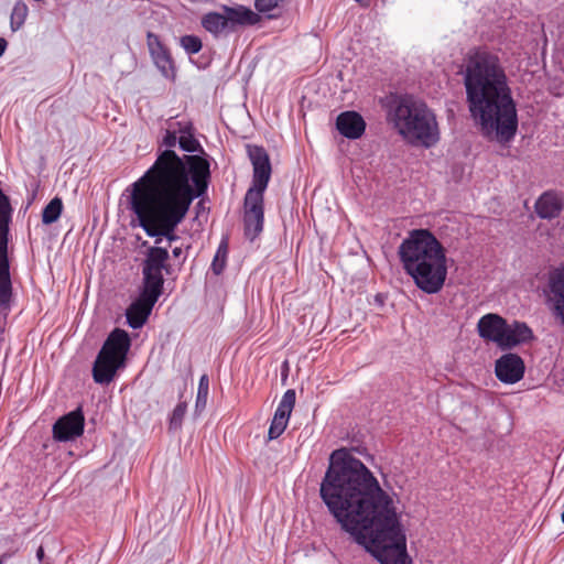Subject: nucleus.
I'll return each instance as SVG.
<instances>
[{"instance_id": "nucleus-26", "label": "nucleus", "mask_w": 564, "mask_h": 564, "mask_svg": "<svg viewBox=\"0 0 564 564\" xmlns=\"http://www.w3.org/2000/svg\"><path fill=\"white\" fill-rule=\"evenodd\" d=\"M283 0H254V8L258 14H264L268 19L276 18L273 13L274 10L279 9Z\"/></svg>"}, {"instance_id": "nucleus-17", "label": "nucleus", "mask_w": 564, "mask_h": 564, "mask_svg": "<svg viewBox=\"0 0 564 564\" xmlns=\"http://www.w3.org/2000/svg\"><path fill=\"white\" fill-rule=\"evenodd\" d=\"M336 128L347 139H359L366 130L364 118L356 111H344L336 119Z\"/></svg>"}, {"instance_id": "nucleus-9", "label": "nucleus", "mask_w": 564, "mask_h": 564, "mask_svg": "<svg viewBox=\"0 0 564 564\" xmlns=\"http://www.w3.org/2000/svg\"><path fill=\"white\" fill-rule=\"evenodd\" d=\"M162 293L142 288L139 297L127 308V323L131 328H140L148 321L149 315Z\"/></svg>"}, {"instance_id": "nucleus-30", "label": "nucleus", "mask_w": 564, "mask_h": 564, "mask_svg": "<svg viewBox=\"0 0 564 564\" xmlns=\"http://www.w3.org/2000/svg\"><path fill=\"white\" fill-rule=\"evenodd\" d=\"M178 143V135L172 133L170 130L165 129L164 137L162 139V145L165 147V151H172L175 153L172 148H174ZM163 153V151L158 155V158Z\"/></svg>"}, {"instance_id": "nucleus-21", "label": "nucleus", "mask_w": 564, "mask_h": 564, "mask_svg": "<svg viewBox=\"0 0 564 564\" xmlns=\"http://www.w3.org/2000/svg\"><path fill=\"white\" fill-rule=\"evenodd\" d=\"M503 338V350L512 349L518 345L525 344L533 338L532 329L523 322L514 321L511 324L506 322Z\"/></svg>"}, {"instance_id": "nucleus-27", "label": "nucleus", "mask_w": 564, "mask_h": 564, "mask_svg": "<svg viewBox=\"0 0 564 564\" xmlns=\"http://www.w3.org/2000/svg\"><path fill=\"white\" fill-rule=\"evenodd\" d=\"M209 392V380L207 375H203L199 378L197 397H196V408H205L207 398Z\"/></svg>"}, {"instance_id": "nucleus-34", "label": "nucleus", "mask_w": 564, "mask_h": 564, "mask_svg": "<svg viewBox=\"0 0 564 564\" xmlns=\"http://www.w3.org/2000/svg\"><path fill=\"white\" fill-rule=\"evenodd\" d=\"M562 521L564 523V510H563V513H562Z\"/></svg>"}, {"instance_id": "nucleus-31", "label": "nucleus", "mask_w": 564, "mask_h": 564, "mask_svg": "<svg viewBox=\"0 0 564 564\" xmlns=\"http://www.w3.org/2000/svg\"><path fill=\"white\" fill-rule=\"evenodd\" d=\"M36 558L39 560V562L43 561V558H44V549H43V546H40L36 550Z\"/></svg>"}, {"instance_id": "nucleus-33", "label": "nucleus", "mask_w": 564, "mask_h": 564, "mask_svg": "<svg viewBox=\"0 0 564 564\" xmlns=\"http://www.w3.org/2000/svg\"><path fill=\"white\" fill-rule=\"evenodd\" d=\"M172 253H173L174 258H178L183 253V250H182V248L176 247L173 249Z\"/></svg>"}, {"instance_id": "nucleus-32", "label": "nucleus", "mask_w": 564, "mask_h": 564, "mask_svg": "<svg viewBox=\"0 0 564 564\" xmlns=\"http://www.w3.org/2000/svg\"><path fill=\"white\" fill-rule=\"evenodd\" d=\"M7 48V41L2 37H0V56L4 53Z\"/></svg>"}, {"instance_id": "nucleus-28", "label": "nucleus", "mask_w": 564, "mask_h": 564, "mask_svg": "<svg viewBox=\"0 0 564 564\" xmlns=\"http://www.w3.org/2000/svg\"><path fill=\"white\" fill-rule=\"evenodd\" d=\"M181 45L188 54H197L202 50V41L195 35H184L181 37Z\"/></svg>"}, {"instance_id": "nucleus-11", "label": "nucleus", "mask_w": 564, "mask_h": 564, "mask_svg": "<svg viewBox=\"0 0 564 564\" xmlns=\"http://www.w3.org/2000/svg\"><path fill=\"white\" fill-rule=\"evenodd\" d=\"M525 371L523 359L512 352L502 355L495 364L496 377L503 383L513 384L520 381Z\"/></svg>"}, {"instance_id": "nucleus-5", "label": "nucleus", "mask_w": 564, "mask_h": 564, "mask_svg": "<svg viewBox=\"0 0 564 564\" xmlns=\"http://www.w3.org/2000/svg\"><path fill=\"white\" fill-rule=\"evenodd\" d=\"M388 121L409 144L431 148L440 141L435 113L424 101L412 96L395 100L388 111Z\"/></svg>"}, {"instance_id": "nucleus-2", "label": "nucleus", "mask_w": 564, "mask_h": 564, "mask_svg": "<svg viewBox=\"0 0 564 564\" xmlns=\"http://www.w3.org/2000/svg\"><path fill=\"white\" fill-rule=\"evenodd\" d=\"M210 164L198 155L163 152L130 186L129 208L149 237L175 241L176 227L185 219L194 199L208 188Z\"/></svg>"}, {"instance_id": "nucleus-1", "label": "nucleus", "mask_w": 564, "mask_h": 564, "mask_svg": "<svg viewBox=\"0 0 564 564\" xmlns=\"http://www.w3.org/2000/svg\"><path fill=\"white\" fill-rule=\"evenodd\" d=\"M319 495L341 528L380 564H413L393 499L345 448L332 453Z\"/></svg>"}, {"instance_id": "nucleus-13", "label": "nucleus", "mask_w": 564, "mask_h": 564, "mask_svg": "<svg viewBox=\"0 0 564 564\" xmlns=\"http://www.w3.org/2000/svg\"><path fill=\"white\" fill-rule=\"evenodd\" d=\"M295 404V391L289 389L283 394L271 421L268 438H278L286 429L290 415Z\"/></svg>"}, {"instance_id": "nucleus-18", "label": "nucleus", "mask_w": 564, "mask_h": 564, "mask_svg": "<svg viewBox=\"0 0 564 564\" xmlns=\"http://www.w3.org/2000/svg\"><path fill=\"white\" fill-rule=\"evenodd\" d=\"M564 207V197L556 191L544 192L535 202V213L540 218L552 219L557 217Z\"/></svg>"}, {"instance_id": "nucleus-20", "label": "nucleus", "mask_w": 564, "mask_h": 564, "mask_svg": "<svg viewBox=\"0 0 564 564\" xmlns=\"http://www.w3.org/2000/svg\"><path fill=\"white\" fill-rule=\"evenodd\" d=\"M8 240L0 235V305H7L11 297V280L8 260Z\"/></svg>"}, {"instance_id": "nucleus-16", "label": "nucleus", "mask_w": 564, "mask_h": 564, "mask_svg": "<svg viewBox=\"0 0 564 564\" xmlns=\"http://www.w3.org/2000/svg\"><path fill=\"white\" fill-rule=\"evenodd\" d=\"M547 300L564 324V265L552 270L547 280Z\"/></svg>"}, {"instance_id": "nucleus-29", "label": "nucleus", "mask_w": 564, "mask_h": 564, "mask_svg": "<svg viewBox=\"0 0 564 564\" xmlns=\"http://www.w3.org/2000/svg\"><path fill=\"white\" fill-rule=\"evenodd\" d=\"M186 403L180 402L173 410L170 417V429H180L186 413Z\"/></svg>"}, {"instance_id": "nucleus-19", "label": "nucleus", "mask_w": 564, "mask_h": 564, "mask_svg": "<svg viewBox=\"0 0 564 564\" xmlns=\"http://www.w3.org/2000/svg\"><path fill=\"white\" fill-rule=\"evenodd\" d=\"M230 31L237 26H253L261 22V15L248 7L238 4L235 7L224 6Z\"/></svg>"}, {"instance_id": "nucleus-3", "label": "nucleus", "mask_w": 564, "mask_h": 564, "mask_svg": "<svg viewBox=\"0 0 564 564\" xmlns=\"http://www.w3.org/2000/svg\"><path fill=\"white\" fill-rule=\"evenodd\" d=\"M466 101L482 137L509 143L518 131V110L506 69L495 53L477 48L466 57Z\"/></svg>"}, {"instance_id": "nucleus-14", "label": "nucleus", "mask_w": 564, "mask_h": 564, "mask_svg": "<svg viewBox=\"0 0 564 564\" xmlns=\"http://www.w3.org/2000/svg\"><path fill=\"white\" fill-rule=\"evenodd\" d=\"M506 322L507 321L498 314H485L477 323L478 335L487 341L495 343L500 349H502Z\"/></svg>"}, {"instance_id": "nucleus-10", "label": "nucleus", "mask_w": 564, "mask_h": 564, "mask_svg": "<svg viewBox=\"0 0 564 564\" xmlns=\"http://www.w3.org/2000/svg\"><path fill=\"white\" fill-rule=\"evenodd\" d=\"M85 417L80 408L58 419L53 425V436L58 442L73 441L84 433Z\"/></svg>"}, {"instance_id": "nucleus-12", "label": "nucleus", "mask_w": 564, "mask_h": 564, "mask_svg": "<svg viewBox=\"0 0 564 564\" xmlns=\"http://www.w3.org/2000/svg\"><path fill=\"white\" fill-rule=\"evenodd\" d=\"M172 133H175L178 135V145L180 148L189 153L194 152H202V158H205L207 160V155L204 152L200 143L198 140L194 137V127L193 123L187 119L177 120L176 118H170L166 121V128Z\"/></svg>"}, {"instance_id": "nucleus-22", "label": "nucleus", "mask_w": 564, "mask_h": 564, "mask_svg": "<svg viewBox=\"0 0 564 564\" xmlns=\"http://www.w3.org/2000/svg\"><path fill=\"white\" fill-rule=\"evenodd\" d=\"M203 28L209 33L218 36L219 34L230 31L226 13L208 12L202 19Z\"/></svg>"}, {"instance_id": "nucleus-6", "label": "nucleus", "mask_w": 564, "mask_h": 564, "mask_svg": "<svg viewBox=\"0 0 564 564\" xmlns=\"http://www.w3.org/2000/svg\"><path fill=\"white\" fill-rule=\"evenodd\" d=\"M247 154L252 164V184L243 198L245 236L253 241L264 226V192L271 178L272 167L263 147L248 144Z\"/></svg>"}, {"instance_id": "nucleus-7", "label": "nucleus", "mask_w": 564, "mask_h": 564, "mask_svg": "<svg viewBox=\"0 0 564 564\" xmlns=\"http://www.w3.org/2000/svg\"><path fill=\"white\" fill-rule=\"evenodd\" d=\"M131 340L129 334L115 328L105 340L93 367V378L96 383L108 384L117 370L123 366Z\"/></svg>"}, {"instance_id": "nucleus-23", "label": "nucleus", "mask_w": 564, "mask_h": 564, "mask_svg": "<svg viewBox=\"0 0 564 564\" xmlns=\"http://www.w3.org/2000/svg\"><path fill=\"white\" fill-rule=\"evenodd\" d=\"M63 212V202L59 197H54L42 212V223L51 225L55 223Z\"/></svg>"}, {"instance_id": "nucleus-8", "label": "nucleus", "mask_w": 564, "mask_h": 564, "mask_svg": "<svg viewBox=\"0 0 564 564\" xmlns=\"http://www.w3.org/2000/svg\"><path fill=\"white\" fill-rule=\"evenodd\" d=\"M167 260L169 252L165 248L151 247L148 250L142 269L143 288L162 293L164 283L162 270L166 268Z\"/></svg>"}, {"instance_id": "nucleus-24", "label": "nucleus", "mask_w": 564, "mask_h": 564, "mask_svg": "<svg viewBox=\"0 0 564 564\" xmlns=\"http://www.w3.org/2000/svg\"><path fill=\"white\" fill-rule=\"evenodd\" d=\"M228 257V242L227 240H221L219 243L216 254L213 259L210 269L216 274L219 275L224 272L227 263Z\"/></svg>"}, {"instance_id": "nucleus-4", "label": "nucleus", "mask_w": 564, "mask_h": 564, "mask_svg": "<svg viewBox=\"0 0 564 564\" xmlns=\"http://www.w3.org/2000/svg\"><path fill=\"white\" fill-rule=\"evenodd\" d=\"M398 256L404 272L426 294L438 293L447 278L446 250L429 229H413L402 240Z\"/></svg>"}, {"instance_id": "nucleus-25", "label": "nucleus", "mask_w": 564, "mask_h": 564, "mask_svg": "<svg viewBox=\"0 0 564 564\" xmlns=\"http://www.w3.org/2000/svg\"><path fill=\"white\" fill-rule=\"evenodd\" d=\"M29 8L22 0L14 3L11 12V28L13 31L20 29L28 17Z\"/></svg>"}, {"instance_id": "nucleus-35", "label": "nucleus", "mask_w": 564, "mask_h": 564, "mask_svg": "<svg viewBox=\"0 0 564 564\" xmlns=\"http://www.w3.org/2000/svg\"><path fill=\"white\" fill-rule=\"evenodd\" d=\"M0 564H3V560L2 558H0Z\"/></svg>"}, {"instance_id": "nucleus-15", "label": "nucleus", "mask_w": 564, "mask_h": 564, "mask_svg": "<svg viewBox=\"0 0 564 564\" xmlns=\"http://www.w3.org/2000/svg\"><path fill=\"white\" fill-rule=\"evenodd\" d=\"M147 44L149 47V52L151 57L160 69L162 75L166 78L173 76L174 74V65L171 57V54L166 46L161 42L160 37L152 33L148 32L147 34Z\"/></svg>"}]
</instances>
